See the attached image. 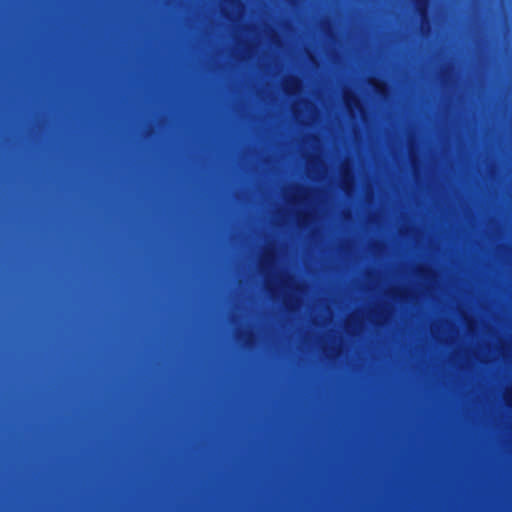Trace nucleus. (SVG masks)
Here are the masks:
<instances>
[{
    "label": "nucleus",
    "mask_w": 512,
    "mask_h": 512,
    "mask_svg": "<svg viewBox=\"0 0 512 512\" xmlns=\"http://www.w3.org/2000/svg\"><path fill=\"white\" fill-rule=\"evenodd\" d=\"M343 99L345 106L349 111H352L353 109L361 110L360 100L355 94L345 93Z\"/></svg>",
    "instance_id": "obj_1"
},
{
    "label": "nucleus",
    "mask_w": 512,
    "mask_h": 512,
    "mask_svg": "<svg viewBox=\"0 0 512 512\" xmlns=\"http://www.w3.org/2000/svg\"><path fill=\"white\" fill-rule=\"evenodd\" d=\"M301 87V82L298 78H290L284 82V91L288 95H294Z\"/></svg>",
    "instance_id": "obj_2"
},
{
    "label": "nucleus",
    "mask_w": 512,
    "mask_h": 512,
    "mask_svg": "<svg viewBox=\"0 0 512 512\" xmlns=\"http://www.w3.org/2000/svg\"><path fill=\"white\" fill-rule=\"evenodd\" d=\"M428 6H429L428 0H415L416 11L422 20H425L427 18Z\"/></svg>",
    "instance_id": "obj_3"
},
{
    "label": "nucleus",
    "mask_w": 512,
    "mask_h": 512,
    "mask_svg": "<svg viewBox=\"0 0 512 512\" xmlns=\"http://www.w3.org/2000/svg\"><path fill=\"white\" fill-rule=\"evenodd\" d=\"M352 181H353V176L346 169H344L342 171L343 188L347 189L349 187V185L352 183Z\"/></svg>",
    "instance_id": "obj_4"
},
{
    "label": "nucleus",
    "mask_w": 512,
    "mask_h": 512,
    "mask_svg": "<svg viewBox=\"0 0 512 512\" xmlns=\"http://www.w3.org/2000/svg\"><path fill=\"white\" fill-rule=\"evenodd\" d=\"M375 91L379 94H382L384 91V84L382 82H376L373 84Z\"/></svg>",
    "instance_id": "obj_5"
},
{
    "label": "nucleus",
    "mask_w": 512,
    "mask_h": 512,
    "mask_svg": "<svg viewBox=\"0 0 512 512\" xmlns=\"http://www.w3.org/2000/svg\"><path fill=\"white\" fill-rule=\"evenodd\" d=\"M306 220H307V215L306 214L300 215V217H299V223L300 224L305 223Z\"/></svg>",
    "instance_id": "obj_6"
},
{
    "label": "nucleus",
    "mask_w": 512,
    "mask_h": 512,
    "mask_svg": "<svg viewBox=\"0 0 512 512\" xmlns=\"http://www.w3.org/2000/svg\"><path fill=\"white\" fill-rule=\"evenodd\" d=\"M417 271H418V274L421 275V276L425 275L426 272H427V270L424 269V268H419Z\"/></svg>",
    "instance_id": "obj_7"
},
{
    "label": "nucleus",
    "mask_w": 512,
    "mask_h": 512,
    "mask_svg": "<svg viewBox=\"0 0 512 512\" xmlns=\"http://www.w3.org/2000/svg\"><path fill=\"white\" fill-rule=\"evenodd\" d=\"M270 253L267 251L265 252L264 256H263V261H268L270 259Z\"/></svg>",
    "instance_id": "obj_8"
}]
</instances>
